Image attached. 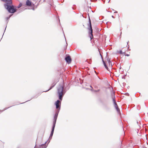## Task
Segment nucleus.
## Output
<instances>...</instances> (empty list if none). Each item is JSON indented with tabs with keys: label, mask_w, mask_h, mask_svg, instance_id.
<instances>
[{
	"label": "nucleus",
	"mask_w": 148,
	"mask_h": 148,
	"mask_svg": "<svg viewBox=\"0 0 148 148\" xmlns=\"http://www.w3.org/2000/svg\"><path fill=\"white\" fill-rule=\"evenodd\" d=\"M58 97L59 99L57 100L55 103L56 106V110L54 115L57 114L58 115V113L60 109L61 101L65 93H58Z\"/></svg>",
	"instance_id": "nucleus-1"
},
{
	"label": "nucleus",
	"mask_w": 148,
	"mask_h": 148,
	"mask_svg": "<svg viewBox=\"0 0 148 148\" xmlns=\"http://www.w3.org/2000/svg\"><path fill=\"white\" fill-rule=\"evenodd\" d=\"M3 5L5 8L10 13H14L16 12V7L12 4V2L4 3Z\"/></svg>",
	"instance_id": "nucleus-2"
},
{
	"label": "nucleus",
	"mask_w": 148,
	"mask_h": 148,
	"mask_svg": "<svg viewBox=\"0 0 148 148\" xmlns=\"http://www.w3.org/2000/svg\"><path fill=\"white\" fill-rule=\"evenodd\" d=\"M58 117V115L57 114L54 115L53 117V125L51 128V130L49 138L48 139L47 141V144H49L50 141V140L52 138L53 132L56 126L57 119Z\"/></svg>",
	"instance_id": "nucleus-3"
},
{
	"label": "nucleus",
	"mask_w": 148,
	"mask_h": 148,
	"mask_svg": "<svg viewBox=\"0 0 148 148\" xmlns=\"http://www.w3.org/2000/svg\"><path fill=\"white\" fill-rule=\"evenodd\" d=\"M88 29L89 30V31L88 32L89 34L90 35V38L91 40H92L93 39V29L92 27V24L91 23V20L90 19V16L89 15V13L88 14Z\"/></svg>",
	"instance_id": "nucleus-4"
},
{
	"label": "nucleus",
	"mask_w": 148,
	"mask_h": 148,
	"mask_svg": "<svg viewBox=\"0 0 148 148\" xmlns=\"http://www.w3.org/2000/svg\"><path fill=\"white\" fill-rule=\"evenodd\" d=\"M115 93H112V97L114 96L113 97H112V99L114 105V107L115 109L116 110L118 113L119 115H121V111L119 108L118 106L117 105V103L116 102V100H115V97H114Z\"/></svg>",
	"instance_id": "nucleus-5"
},
{
	"label": "nucleus",
	"mask_w": 148,
	"mask_h": 148,
	"mask_svg": "<svg viewBox=\"0 0 148 148\" xmlns=\"http://www.w3.org/2000/svg\"><path fill=\"white\" fill-rule=\"evenodd\" d=\"M58 92H65L68 89V88H64L62 84L60 85L57 88Z\"/></svg>",
	"instance_id": "nucleus-6"
},
{
	"label": "nucleus",
	"mask_w": 148,
	"mask_h": 148,
	"mask_svg": "<svg viewBox=\"0 0 148 148\" xmlns=\"http://www.w3.org/2000/svg\"><path fill=\"white\" fill-rule=\"evenodd\" d=\"M40 95V93H31V94L30 95L31 96V98L29 100L26 101L25 102L30 100L31 99L33 98H37ZM25 103V102H24L22 103H17L15 105H18L19 104L24 103Z\"/></svg>",
	"instance_id": "nucleus-7"
},
{
	"label": "nucleus",
	"mask_w": 148,
	"mask_h": 148,
	"mask_svg": "<svg viewBox=\"0 0 148 148\" xmlns=\"http://www.w3.org/2000/svg\"><path fill=\"white\" fill-rule=\"evenodd\" d=\"M48 144H47V141H46L44 143L39 144L38 145L37 143L35 145L36 148H46Z\"/></svg>",
	"instance_id": "nucleus-8"
},
{
	"label": "nucleus",
	"mask_w": 148,
	"mask_h": 148,
	"mask_svg": "<svg viewBox=\"0 0 148 148\" xmlns=\"http://www.w3.org/2000/svg\"><path fill=\"white\" fill-rule=\"evenodd\" d=\"M65 60L68 64L70 63L72 60L69 54L66 55Z\"/></svg>",
	"instance_id": "nucleus-9"
},
{
	"label": "nucleus",
	"mask_w": 148,
	"mask_h": 148,
	"mask_svg": "<svg viewBox=\"0 0 148 148\" xmlns=\"http://www.w3.org/2000/svg\"><path fill=\"white\" fill-rule=\"evenodd\" d=\"M56 84V83H55V82L53 83L52 84L51 86L50 87V88H49V89H48V90H45V91H42V92H47V91H48L49 90L53 88L55 86Z\"/></svg>",
	"instance_id": "nucleus-10"
},
{
	"label": "nucleus",
	"mask_w": 148,
	"mask_h": 148,
	"mask_svg": "<svg viewBox=\"0 0 148 148\" xmlns=\"http://www.w3.org/2000/svg\"><path fill=\"white\" fill-rule=\"evenodd\" d=\"M109 90L110 91V92H115L113 91L112 88L110 87H109L106 89V91L107 92H108Z\"/></svg>",
	"instance_id": "nucleus-11"
},
{
	"label": "nucleus",
	"mask_w": 148,
	"mask_h": 148,
	"mask_svg": "<svg viewBox=\"0 0 148 148\" xmlns=\"http://www.w3.org/2000/svg\"><path fill=\"white\" fill-rule=\"evenodd\" d=\"M32 2L29 0H27L26 3V5L28 6H30L31 5Z\"/></svg>",
	"instance_id": "nucleus-12"
},
{
	"label": "nucleus",
	"mask_w": 148,
	"mask_h": 148,
	"mask_svg": "<svg viewBox=\"0 0 148 148\" xmlns=\"http://www.w3.org/2000/svg\"><path fill=\"white\" fill-rule=\"evenodd\" d=\"M1 1L3 2H4V3H10L12 2V0H1Z\"/></svg>",
	"instance_id": "nucleus-13"
},
{
	"label": "nucleus",
	"mask_w": 148,
	"mask_h": 148,
	"mask_svg": "<svg viewBox=\"0 0 148 148\" xmlns=\"http://www.w3.org/2000/svg\"><path fill=\"white\" fill-rule=\"evenodd\" d=\"M106 60L110 66V64H111V67H112V62L110 61V59L109 58H108L106 59Z\"/></svg>",
	"instance_id": "nucleus-14"
},
{
	"label": "nucleus",
	"mask_w": 148,
	"mask_h": 148,
	"mask_svg": "<svg viewBox=\"0 0 148 148\" xmlns=\"http://www.w3.org/2000/svg\"><path fill=\"white\" fill-rule=\"evenodd\" d=\"M100 55H101L100 54ZM101 57L102 61L103 62V65H104L105 68H106L107 67V66L106 63L104 61V60L103 58L102 57V56L101 55Z\"/></svg>",
	"instance_id": "nucleus-15"
},
{
	"label": "nucleus",
	"mask_w": 148,
	"mask_h": 148,
	"mask_svg": "<svg viewBox=\"0 0 148 148\" xmlns=\"http://www.w3.org/2000/svg\"><path fill=\"white\" fill-rule=\"evenodd\" d=\"M23 5V4L22 3H20L19 4V5L17 6H16V8H20L21 6H22Z\"/></svg>",
	"instance_id": "nucleus-16"
},
{
	"label": "nucleus",
	"mask_w": 148,
	"mask_h": 148,
	"mask_svg": "<svg viewBox=\"0 0 148 148\" xmlns=\"http://www.w3.org/2000/svg\"><path fill=\"white\" fill-rule=\"evenodd\" d=\"M88 60H87L86 61V62H87L89 64H91V62H92V60H91V58H90V59H89V61H87Z\"/></svg>",
	"instance_id": "nucleus-17"
},
{
	"label": "nucleus",
	"mask_w": 148,
	"mask_h": 148,
	"mask_svg": "<svg viewBox=\"0 0 148 148\" xmlns=\"http://www.w3.org/2000/svg\"><path fill=\"white\" fill-rule=\"evenodd\" d=\"M14 106V105H13V106ZM12 106H10V107H8V108H5V109L4 110H2V111H1V110H0V114L1 113V112H2L3 111H4V110H6V109H8V108H9L11 107H12Z\"/></svg>",
	"instance_id": "nucleus-18"
},
{
	"label": "nucleus",
	"mask_w": 148,
	"mask_h": 148,
	"mask_svg": "<svg viewBox=\"0 0 148 148\" xmlns=\"http://www.w3.org/2000/svg\"><path fill=\"white\" fill-rule=\"evenodd\" d=\"M9 19L10 18L8 17L6 18V21H7V24L8 23Z\"/></svg>",
	"instance_id": "nucleus-19"
},
{
	"label": "nucleus",
	"mask_w": 148,
	"mask_h": 148,
	"mask_svg": "<svg viewBox=\"0 0 148 148\" xmlns=\"http://www.w3.org/2000/svg\"><path fill=\"white\" fill-rule=\"evenodd\" d=\"M119 53L120 54H123V53H124L125 52H123L121 50H120L119 51Z\"/></svg>",
	"instance_id": "nucleus-20"
},
{
	"label": "nucleus",
	"mask_w": 148,
	"mask_h": 148,
	"mask_svg": "<svg viewBox=\"0 0 148 148\" xmlns=\"http://www.w3.org/2000/svg\"><path fill=\"white\" fill-rule=\"evenodd\" d=\"M121 93V94H123V95L124 94L123 93ZM124 95H126V96H129V93H125Z\"/></svg>",
	"instance_id": "nucleus-21"
},
{
	"label": "nucleus",
	"mask_w": 148,
	"mask_h": 148,
	"mask_svg": "<svg viewBox=\"0 0 148 148\" xmlns=\"http://www.w3.org/2000/svg\"><path fill=\"white\" fill-rule=\"evenodd\" d=\"M25 9H26V8H25L24 9H22L21 10H20V11L18 12V13H19L23 11Z\"/></svg>",
	"instance_id": "nucleus-22"
},
{
	"label": "nucleus",
	"mask_w": 148,
	"mask_h": 148,
	"mask_svg": "<svg viewBox=\"0 0 148 148\" xmlns=\"http://www.w3.org/2000/svg\"><path fill=\"white\" fill-rule=\"evenodd\" d=\"M125 53L124 55L125 56H130V55H129L128 54L125 53Z\"/></svg>",
	"instance_id": "nucleus-23"
},
{
	"label": "nucleus",
	"mask_w": 148,
	"mask_h": 148,
	"mask_svg": "<svg viewBox=\"0 0 148 148\" xmlns=\"http://www.w3.org/2000/svg\"><path fill=\"white\" fill-rule=\"evenodd\" d=\"M13 13H12V14L9 15V16H8V17L10 18V17L13 15Z\"/></svg>",
	"instance_id": "nucleus-24"
},
{
	"label": "nucleus",
	"mask_w": 148,
	"mask_h": 148,
	"mask_svg": "<svg viewBox=\"0 0 148 148\" xmlns=\"http://www.w3.org/2000/svg\"><path fill=\"white\" fill-rule=\"evenodd\" d=\"M94 91L95 92H99L100 91V90L99 89H98L97 90H94Z\"/></svg>",
	"instance_id": "nucleus-25"
},
{
	"label": "nucleus",
	"mask_w": 148,
	"mask_h": 148,
	"mask_svg": "<svg viewBox=\"0 0 148 148\" xmlns=\"http://www.w3.org/2000/svg\"><path fill=\"white\" fill-rule=\"evenodd\" d=\"M108 71H109L110 72V70H109V68H108V67H107L106 68H105Z\"/></svg>",
	"instance_id": "nucleus-26"
},
{
	"label": "nucleus",
	"mask_w": 148,
	"mask_h": 148,
	"mask_svg": "<svg viewBox=\"0 0 148 148\" xmlns=\"http://www.w3.org/2000/svg\"><path fill=\"white\" fill-rule=\"evenodd\" d=\"M90 87L92 88V89H90V90L92 91H93V88L92 87V86H90Z\"/></svg>",
	"instance_id": "nucleus-27"
},
{
	"label": "nucleus",
	"mask_w": 148,
	"mask_h": 148,
	"mask_svg": "<svg viewBox=\"0 0 148 148\" xmlns=\"http://www.w3.org/2000/svg\"><path fill=\"white\" fill-rule=\"evenodd\" d=\"M112 18H115L113 16V15L112 16Z\"/></svg>",
	"instance_id": "nucleus-28"
},
{
	"label": "nucleus",
	"mask_w": 148,
	"mask_h": 148,
	"mask_svg": "<svg viewBox=\"0 0 148 148\" xmlns=\"http://www.w3.org/2000/svg\"><path fill=\"white\" fill-rule=\"evenodd\" d=\"M6 27H7V26H6V27H5V29L4 31V32H5V30Z\"/></svg>",
	"instance_id": "nucleus-29"
},
{
	"label": "nucleus",
	"mask_w": 148,
	"mask_h": 148,
	"mask_svg": "<svg viewBox=\"0 0 148 148\" xmlns=\"http://www.w3.org/2000/svg\"><path fill=\"white\" fill-rule=\"evenodd\" d=\"M121 34H122V32H121V33H120V37L121 36Z\"/></svg>",
	"instance_id": "nucleus-30"
},
{
	"label": "nucleus",
	"mask_w": 148,
	"mask_h": 148,
	"mask_svg": "<svg viewBox=\"0 0 148 148\" xmlns=\"http://www.w3.org/2000/svg\"><path fill=\"white\" fill-rule=\"evenodd\" d=\"M120 65H121V64H120ZM119 69H121V66H120V67H119Z\"/></svg>",
	"instance_id": "nucleus-31"
},
{
	"label": "nucleus",
	"mask_w": 148,
	"mask_h": 148,
	"mask_svg": "<svg viewBox=\"0 0 148 148\" xmlns=\"http://www.w3.org/2000/svg\"><path fill=\"white\" fill-rule=\"evenodd\" d=\"M117 12H118L117 11H115L114 12V13H117Z\"/></svg>",
	"instance_id": "nucleus-32"
},
{
	"label": "nucleus",
	"mask_w": 148,
	"mask_h": 148,
	"mask_svg": "<svg viewBox=\"0 0 148 148\" xmlns=\"http://www.w3.org/2000/svg\"><path fill=\"white\" fill-rule=\"evenodd\" d=\"M59 23L60 24V20L59 19Z\"/></svg>",
	"instance_id": "nucleus-33"
},
{
	"label": "nucleus",
	"mask_w": 148,
	"mask_h": 148,
	"mask_svg": "<svg viewBox=\"0 0 148 148\" xmlns=\"http://www.w3.org/2000/svg\"><path fill=\"white\" fill-rule=\"evenodd\" d=\"M129 42V41H128V42H127V45L128 44V43Z\"/></svg>",
	"instance_id": "nucleus-34"
},
{
	"label": "nucleus",
	"mask_w": 148,
	"mask_h": 148,
	"mask_svg": "<svg viewBox=\"0 0 148 148\" xmlns=\"http://www.w3.org/2000/svg\"><path fill=\"white\" fill-rule=\"evenodd\" d=\"M99 78V79H100V78L98 76H97Z\"/></svg>",
	"instance_id": "nucleus-35"
},
{
	"label": "nucleus",
	"mask_w": 148,
	"mask_h": 148,
	"mask_svg": "<svg viewBox=\"0 0 148 148\" xmlns=\"http://www.w3.org/2000/svg\"><path fill=\"white\" fill-rule=\"evenodd\" d=\"M143 148H147L146 147H144Z\"/></svg>",
	"instance_id": "nucleus-36"
},
{
	"label": "nucleus",
	"mask_w": 148,
	"mask_h": 148,
	"mask_svg": "<svg viewBox=\"0 0 148 148\" xmlns=\"http://www.w3.org/2000/svg\"><path fill=\"white\" fill-rule=\"evenodd\" d=\"M137 123L138 125V121H137Z\"/></svg>",
	"instance_id": "nucleus-37"
},
{
	"label": "nucleus",
	"mask_w": 148,
	"mask_h": 148,
	"mask_svg": "<svg viewBox=\"0 0 148 148\" xmlns=\"http://www.w3.org/2000/svg\"><path fill=\"white\" fill-rule=\"evenodd\" d=\"M82 16L83 17L85 18H86V17H85L83 15H82Z\"/></svg>",
	"instance_id": "nucleus-38"
},
{
	"label": "nucleus",
	"mask_w": 148,
	"mask_h": 148,
	"mask_svg": "<svg viewBox=\"0 0 148 148\" xmlns=\"http://www.w3.org/2000/svg\"><path fill=\"white\" fill-rule=\"evenodd\" d=\"M32 9L33 10H34V8H33Z\"/></svg>",
	"instance_id": "nucleus-39"
},
{
	"label": "nucleus",
	"mask_w": 148,
	"mask_h": 148,
	"mask_svg": "<svg viewBox=\"0 0 148 148\" xmlns=\"http://www.w3.org/2000/svg\"><path fill=\"white\" fill-rule=\"evenodd\" d=\"M45 1V0H43V1H44H44Z\"/></svg>",
	"instance_id": "nucleus-40"
},
{
	"label": "nucleus",
	"mask_w": 148,
	"mask_h": 148,
	"mask_svg": "<svg viewBox=\"0 0 148 148\" xmlns=\"http://www.w3.org/2000/svg\"><path fill=\"white\" fill-rule=\"evenodd\" d=\"M110 0H109V1L108 2V3H109V2H110Z\"/></svg>",
	"instance_id": "nucleus-41"
},
{
	"label": "nucleus",
	"mask_w": 148,
	"mask_h": 148,
	"mask_svg": "<svg viewBox=\"0 0 148 148\" xmlns=\"http://www.w3.org/2000/svg\"><path fill=\"white\" fill-rule=\"evenodd\" d=\"M136 94H135V96H136Z\"/></svg>",
	"instance_id": "nucleus-42"
},
{
	"label": "nucleus",
	"mask_w": 148,
	"mask_h": 148,
	"mask_svg": "<svg viewBox=\"0 0 148 148\" xmlns=\"http://www.w3.org/2000/svg\"><path fill=\"white\" fill-rule=\"evenodd\" d=\"M136 94H135V96H136Z\"/></svg>",
	"instance_id": "nucleus-43"
},
{
	"label": "nucleus",
	"mask_w": 148,
	"mask_h": 148,
	"mask_svg": "<svg viewBox=\"0 0 148 148\" xmlns=\"http://www.w3.org/2000/svg\"><path fill=\"white\" fill-rule=\"evenodd\" d=\"M136 94H135V96H136Z\"/></svg>",
	"instance_id": "nucleus-44"
},
{
	"label": "nucleus",
	"mask_w": 148,
	"mask_h": 148,
	"mask_svg": "<svg viewBox=\"0 0 148 148\" xmlns=\"http://www.w3.org/2000/svg\"><path fill=\"white\" fill-rule=\"evenodd\" d=\"M66 47H67V43H66Z\"/></svg>",
	"instance_id": "nucleus-45"
},
{
	"label": "nucleus",
	"mask_w": 148,
	"mask_h": 148,
	"mask_svg": "<svg viewBox=\"0 0 148 148\" xmlns=\"http://www.w3.org/2000/svg\"><path fill=\"white\" fill-rule=\"evenodd\" d=\"M129 46L128 45V48H129Z\"/></svg>",
	"instance_id": "nucleus-46"
},
{
	"label": "nucleus",
	"mask_w": 148,
	"mask_h": 148,
	"mask_svg": "<svg viewBox=\"0 0 148 148\" xmlns=\"http://www.w3.org/2000/svg\"><path fill=\"white\" fill-rule=\"evenodd\" d=\"M147 144L148 145V143H147Z\"/></svg>",
	"instance_id": "nucleus-47"
},
{
	"label": "nucleus",
	"mask_w": 148,
	"mask_h": 148,
	"mask_svg": "<svg viewBox=\"0 0 148 148\" xmlns=\"http://www.w3.org/2000/svg\"><path fill=\"white\" fill-rule=\"evenodd\" d=\"M66 49V47L65 49Z\"/></svg>",
	"instance_id": "nucleus-48"
},
{
	"label": "nucleus",
	"mask_w": 148,
	"mask_h": 148,
	"mask_svg": "<svg viewBox=\"0 0 148 148\" xmlns=\"http://www.w3.org/2000/svg\"><path fill=\"white\" fill-rule=\"evenodd\" d=\"M62 31H63V30H62ZM63 33H64V32H63Z\"/></svg>",
	"instance_id": "nucleus-49"
}]
</instances>
